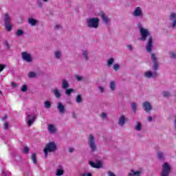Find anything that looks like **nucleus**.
I'll list each match as a JSON object with an SVG mask.
<instances>
[{"label": "nucleus", "instance_id": "nucleus-1", "mask_svg": "<svg viewBox=\"0 0 176 176\" xmlns=\"http://www.w3.org/2000/svg\"><path fill=\"white\" fill-rule=\"evenodd\" d=\"M57 151V145L54 142L47 143L44 148L43 152L45 157H47V154Z\"/></svg>", "mask_w": 176, "mask_h": 176}, {"label": "nucleus", "instance_id": "nucleus-2", "mask_svg": "<svg viewBox=\"0 0 176 176\" xmlns=\"http://www.w3.org/2000/svg\"><path fill=\"white\" fill-rule=\"evenodd\" d=\"M87 25L89 28H98L100 19L98 18H92L87 20Z\"/></svg>", "mask_w": 176, "mask_h": 176}, {"label": "nucleus", "instance_id": "nucleus-3", "mask_svg": "<svg viewBox=\"0 0 176 176\" xmlns=\"http://www.w3.org/2000/svg\"><path fill=\"white\" fill-rule=\"evenodd\" d=\"M140 32L142 36L140 38V41H142L143 42H145V41H146V38L151 36V32H149V30H148V29H144L142 27L140 28Z\"/></svg>", "mask_w": 176, "mask_h": 176}, {"label": "nucleus", "instance_id": "nucleus-4", "mask_svg": "<svg viewBox=\"0 0 176 176\" xmlns=\"http://www.w3.org/2000/svg\"><path fill=\"white\" fill-rule=\"evenodd\" d=\"M170 171H171V167L170 166L168 163L165 162L162 165V170L160 175L161 176H168V175H170Z\"/></svg>", "mask_w": 176, "mask_h": 176}, {"label": "nucleus", "instance_id": "nucleus-5", "mask_svg": "<svg viewBox=\"0 0 176 176\" xmlns=\"http://www.w3.org/2000/svg\"><path fill=\"white\" fill-rule=\"evenodd\" d=\"M89 146L91 148V152L97 151V146L96 145V142L94 141V136L93 135H89Z\"/></svg>", "mask_w": 176, "mask_h": 176}, {"label": "nucleus", "instance_id": "nucleus-6", "mask_svg": "<svg viewBox=\"0 0 176 176\" xmlns=\"http://www.w3.org/2000/svg\"><path fill=\"white\" fill-rule=\"evenodd\" d=\"M22 59L24 60V61H27V63H31L32 61V57L31 56V54H28L27 52H23L21 53Z\"/></svg>", "mask_w": 176, "mask_h": 176}, {"label": "nucleus", "instance_id": "nucleus-7", "mask_svg": "<svg viewBox=\"0 0 176 176\" xmlns=\"http://www.w3.org/2000/svg\"><path fill=\"white\" fill-rule=\"evenodd\" d=\"M153 43V38L152 36H149L147 45L146 46V49L148 53H152V44Z\"/></svg>", "mask_w": 176, "mask_h": 176}, {"label": "nucleus", "instance_id": "nucleus-8", "mask_svg": "<svg viewBox=\"0 0 176 176\" xmlns=\"http://www.w3.org/2000/svg\"><path fill=\"white\" fill-rule=\"evenodd\" d=\"M151 59L153 61L154 71H157V68H159V64L157 63V58H156V55H155V54H151Z\"/></svg>", "mask_w": 176, "mask_h": 176}, {"label": "nucleus", "instance_id": "nucleus-9", "mask_svg": "<svg viewBox=\"0 0 176 176\" xmlns=\"http://www.w3.org/2000/svg\"><path fill=\"white\" fill-rule=\"evenodd\" d=\"M143 108L145 112H150L152 110V106L149 102H144L143 103Z\"/></svg>", "mask_w": 176, "mask_h": 176}, {"label": "nucleus", "instance_id": "nucleus-10", "mask_svg": "<svg viewBox=\"0 0 176 176\" xmlns=\"http://www.w3.org/2000/svg\"><path fill=\"white\" fill-rule=\"evenodd\" d=\"M57 109H58L60 113H65V107L63 105V103H58Z\"/></svg>", "mask_w": 176, "mask_h": 176}, {"label": "nucleus", "instance_id": "nucleus-11", "mask_svg": "<svg viewBox=\"0 0 176 176\" xmlns=\"http://www.w3.org/2000/svg\"><path fill=\"white\" fill-rule=\"evenodd\" d=\"M133 16H135V17H140L141 16H142V11H141V8L140 7H138L134 12H133Z\"/></svg>", "mask_w": 176, "mask_h": 176}, {"label": "nucleus", "instance_id": "nucleus-12", "mask_svg": "<svg viewBox=\"0 0 176 176\" xmlns=\"http://www.w3.org/2000/svg\"><path fill=\"white\" fill-rule=\"evenodd\" d=\"M124 123H126V117L122 115L119 119L118 124H120L121 126H124Z\"/></svg>", "mask_w": 176, "mask_h": 176}, {"label": "nucleus", "instance_id": "nucleus-13", "mask_svg": "<svg viewBox=\"0 0 176 176\" xmlns=\"http://www.w3.org/2000/svg\"><path fill=\"white\" fill-rule=\"evenodd\" d=\"M74 91H75V89H66L65 94H66V96H68V97H70L71 94H72V93H74Z\"/></svg>", "mask_w": 176, "mask_h": 176}, {"label": "nucleus", "instance_id": "nucleus-14", "mask_svg": "<svg viewBox=\"0 0 176 176\" xmlns=\"http://www.w3.org/2000/svg\"><path fill=\"white\" fill-rule=\"evenodd\" d=\"M62 87L63 89H65L69 87V84H68V81L67 80H63Z\"/></svg>", "mask_w": 176, "mask_h": 176}, {"label": "nucleus", "instance_id": "nucleus-15", "mask_svg": "<svg viewBox=\"0 0 176 176\" xmlns=\"http://www.w3.org/2000/svg\"><path fill=\"white\" fill-rule=\"evenodd\" d=\"M10 16H9V14L8 13H6L5 14V24H10Z\"/></svg>", "mask_w": 176, "mask_h": 176}, {"label": "nucleus", "instance_id": "nucleus-16", "mask_svg": "<svg viewBox=\"0 0 176 176\" xmlns=\"http://www.w3.org/2000/svg\"><path fill=\"white\" fill-rule=\"evenodd\" d=\"M54 94L56 98H60V97H61V93H60L57 89H54Z\"/></svg>", "mask_w": 176, "mask_h": 176}, {"label": "nucleus", "instance_id": "nucleus-17", "mask_svg": "<svg viewBox=\"0 0 176 176\" xmlns=\"http://www.w3.org/2000/svg\"><path fill=\"white\" fill-rule=\"evenodd\" d=\"M48 131H50V133H54L56 131V127H54V125L53 124H49Z\"/></svg>", "mask_w": 176, "mask_h": 176}, {"label": "nucleus", "instance_id": "nucleus-18", "mask_svg": "<svg viewBox=\"0 0 176 176\" xmlns=\"http://www.w3.org/2000/svg\"><path fill=\"white\" fill-rule=\"evenodd\" d=\"M5 27H6V30H7L8 32H10V31H12V30H13V26L10 25V23H5Z\"/></svg>", "mask_w": 176, "mask_h": 176}, {"label": "nucleus", "instance_id": "nucleus-19", "mask_svg": "<svg viewBox=\"0 0 176 176\" xmlns=\"http://www.w3.org/2000/svg\"><path fill=\"white\" fill-rule=\"evenodd\" d=\"M101 19H102L103 21H104V23H108V22L109 21V19H108V16H107V15H105V14H101Z\"/></svg>", "mask_w": 176, "mask_h": 176}, {"label": "nucleus", "instance_id": "nucleus-20", "mask_svg": "<svg viewBox=\"0 0 176 176\" xmlns=\"http://www.w3.org/2000/svg\"><path fill=\"white\" fill-rule=\"evenodd\" d=\"M36 119V116L35 114H29L28 115V120H35Z\"/></svg>", "mask_w": 176, "mask_h": 176}, {"label": "nucleus", "instance_id": "nucleus-21", "mask_svg": "<svg viewBox=\"0 0 176 176\" xmlns=\"http://www.w3.org/2000/svg\"><path fill=\"white\" fill-rule=\"evenodd\" d=\"M114 62H115V59H113V58H110L107 60V67H111L113 64Z\"/></svg>", "mask_w": 176, "mask_h": 176}, {"label": "nucleus", "instance_id": "nucleus-22", "mask_svg": "<svg viewBox=\"0 0 176 176\" xmlns=\"http://www.w3.org/2000/svg\"><path fill=\"white\" fill-rule=\"evenodd\" d=\"M131 173H133L129 174V176H133V175L140 176L141 174L140 171L134 172V170H131Z\"/></svg>", "mask_w": 176, "mask_h": 176}, {"label": "nucleus", "instance_id": "nucleus-23", "mask_svg": "<svg viewBox=\"0 0 176 176\" xmlns=\"http://www.w3.org/2000/svg\"><path fill=\"white\" fill-rule=\"evenodd\" d=\"M82 96L78 94L77 95L76 98V102L78 103V104H80V102H82Z\"/></svg>", "mask_w": 176, "mask_h": 176}, {"label": "nucleus", "instance_id": "nucleus-24", "mask_svg": "<svg viewBox=\"0 0 176 176\" xmlns=\"http://www.w3.org/2000/svg\"><path fill=\"white\" fill-rule=\"evenodd\" d=\"M31 159L34 164H36V154L32 153Z\"/></svg>", "mask_w": 176, "mask_h": 176}, {"label": "nucleus", "instance_id": "nucleus-25", "mask_svg": "<svg viewBox=\"0 0 176 176\" xmlns=\"http://www.w3.org/2000/svg\"><path fill=\"white\" fill-rule=\"evenodd\" d=\"M116 87V84H115V81H111L110 82L111 90H113V91L115 90Z\"/></svg>", "mask_w": 176, "mask_h": 176}, {"label": "nucleus", "instance_id": "nucleus-26", "mask_svg": "<svg viewBox=\"0 0 176 176\" xmlns=\"http://www.w3.org/2000/svg\"><path fill=\"white\" fill-rule=\"evenodd\" d=\"M45 108L49 109L52 108V103L50 101L47 100L45 102Z\"/></svg>", "mask_w": 176, "mask_h": 176}, {"label": "nucleus", "instance_id": "nucleus-27", "mask_svg": "<svg viewBox=\"0 0 176 176\" xmlns=\"http://www.w3.org/2000/svg\"><path fill=\"white\" fill-rule=\"evenodd\" d=\"M64 174V170L63 169H58L56 173L57 176H61Z\"/></svg>", "mask_w": 176, "mask_h": 176}, {"label": "nucleus", "instance_id": "nucleus-28", "mask_svg": "<svg viewBox=\"0 0 176 176\" xmlns=\"http://www.w3.org/2000/svg\"><path fill=\"white\" fill-rule=\"evenodd\" d=\"M29 23L31 24V25H35L36 24V20H35L32 18H30Z\"/></svg>", "mask_w": 176, "mask_h": 176}, {"label": "nucleus", "instance_id": "nucleus-29", "mask_svg": "<svg viewBox=\"0 0 176 176\" xmlns=\"http://www.w3.org/2000/svg\"><path fill=\"white\" fill-rule=\"evenodd\" d=\"M29 78H36V73L31 72L28 74Z\"/></svg>", "mask_w": 176, "mask_h": 176}, {"label": "nucleus", "instance_id": "nucleus-30", "mask_svg": "<svg viewBox=\"0 0 176 176\" xmlns=\"http://www.w3.org/2000/svg\"><path fill=\"white\" fill-rule=\"evenodd\" d=\"M16 34L17 36H21L22 35H24V32L21 30H18Z\"/></svg>", "mask_w": 176, "mask_h": 176}, {"label": "nucleus", "instance_id": "nucleus-31", "mask_svg": "<svg viewBox=\"0 0 176 176\" xmlns=\"http://www.w3.org/2000/svg\"><path fill=\"white\" fill-rule=\"evenodd\" d=\"M144 76H146V78H152V72L148 71V72H146L144 74Z\"/></svg>", "mask_w": 176, "mask_h": 176}, {"label": "nucleus", "instance_id": "nucleus-32", "mask_svg": "<svg viewBox=\"0 0 176 176\" xmlns=\"http://www.w3.org/2000/svg\"><path fill=\"white\" fill-rule=\"evenodd\" d=\"M113 69L116 72L119 71V69H120V65H119V64H115L113 65Z\"/></svg>", "mask_w": 176, "mask_h": 176}, {"label": "nucleus", "instance_id": "nucleus-33", "mask_svg": "<svg viewBox=\"0 0 176 176\" xmlns=\"http://www.w3.org/2000/svg\"><path fill=\"white\" fill-rule=\"evenodd\" d=\"M163 96H164V97L168 98V97H170L171 95L170 94V92H168V91H164Z\"/></svg>", "mask_w": 176, "mask_h": 176}, {"label": "nucleus", "instance_id": "nucleus-34", "mask_svg": "<svg viewBox=\"0 0 176 176\" xmlns=\"http://www.w3.org/2000/svg\"><path fill=\"white\" fill-rule=\"evenodd\" d=\"M21 90L23 91V93H25V91L28 90V87L27 86V85H24L23 87L21 89Z\"/></svg>", "mask_w": 176, "mask_h": 176}, {"label": "nucleus", "instance_id": "nucleus-35", "mask_svg": "<svg viewBox=\"0 0 176 176\" xmlns=\"http://www.w3.org/2000/svg\"><path fill=\"white\" fill-rule=\"evenodd\" d=\"M132 109L133 112L137 111V104L135 102L132 103Z\"/></svg>", "mask_w": 176, "mask_h": 176}, {"label": "nucleus", "instance_id": "nucleus-36", "mask_svg": "<svg viewBox=\"0 0 176 176\" xmlns=\"http://www.w3.org/2000/svg\"><path fill=\"white\" fill-rule=\"evenodd\" d=\"M82 54H83L85 60L87 61V60H89V57L87 56V54H88L87 51H83Z\"/></svg>", "mask_w": 176, "mask_h": 176}, {"label": "nucleus", "instance_id": "nucleus-37", "mask_svg": "<svg viewBox=\"0 0 176 176\" xmlns=\"http://www.w3.org/2000/svg\"><path fill=\"white\" fill-rule=\"evenodd\" d=\"M34 122H35V120H28V126H31Z\"/></svg>", "mask_w": 176, "mask_h": 176}, {"label": "nucleus", "instance_id": "nucleus-38", "mask_svg": "<svg viewBox=\"0 0 176 176\" xmlns=\"http://www.w3.org/2000/svg\"><path fill=\"white\" fill-rule=\"evenodd\" d=\"M141 127H142L141 123L138 122L137 126H135V129L138 130V131H140L141 130Z\"/></svg>", "mask_w": 176, "mask_h": 176}, {"label": "nucleus", "instance_id": "nucleus-39", "mask_svg": "<svg viewBox=\"0 0 176 176\" xmlns=\"http://www.w3.org/2000/svg\"><path fill=\"white\" fill-rule=\"evenodd\" d=\"M28 152H30V148H28V147H27V146L24 147L23 153H26V155H27V154H28Z\"/></svg>", "mask_w": 176, "mask_h": 176}, {"label": "nucleus", "instance_id": "nucleus-40", "mask_svg": "<svg viewBox=\"0 0 176 176\" xmlns=\"http://www.w3.org/2000/svg\"><path fill=\"white\" fill-rule=\"evenodd\" d=\"M6 67V65L1 64L0 65V72H2V71H3V69H5Z\"/></svg>", "mask_w": 176, "mask_h": 176}, {"label": "nucleus", "instance_id": "nucleus-41", "mask_svg": "<svg viewBox=\"0 0 176 176\" xmlns=\"http://www.w3.org/2000/svg\"><path fill=\"white\" fill-rule=\"evenodd\" d=\"M95 168H101V163H100V162L96 163Z\"/></svg>", "mask_w": 176, "mask_h": 176}, {"label": "nucleus", "instance_id": "nucleus-42", "mask_svg": "<svg viewBox=\"0 0 176 176\" xmlns=\"http://www.w3.org/2000/svg\"><path fill=\"white\" fill-rule=\"evenodd\" d=\"M170 19L171 20H174V19H176V14H175V13H172V14H170Z\"/></svg>", "mask_w": 176, "mask_h": 176}, {"label": "nucleus", "instance_id": "nucleus-43", "mask_svg": "<svg viewBox=\"0 0 176 176\" xmlns=\"http://www.w3.org/2000/svg\"><path fill=\"white\" fill-rule=\"evenodd\" d=\"M60 52L56 51L55 52V57H56V58H60Z\"/></svg>", "mask_w": 176, "mask_h": 176}, {"label": "nucleus", "instance_id": "nucleus-44", "mask_svg": "<svg viewBox=\"0 0 176 176\" xmlns=\"http://www.w3.org/2000/svg\"><path fill=\"white\" fill-rule=\"evenodd\" d=\"M3 127L5 130H8V129H9V124L8 122H5Z\"/></svg>", "mask_w": 176, "mask_h": 176}, {"label": "nucleus", "instance_id": "nucleus-45", "mask_svg": "<svg viewBox=\"0 0 176 176\" xmlns=\"http://www.w3.org/2000/svg\"><path fill=\"white\" fill-rule=\"evenodd\" d=\"M89 164L90 166H91V167H94V168H96V163H94L93 161H90Z\"/></svg>", "mask_w": 176, "mask_h": 176}, {"label": "nucleus", "instance_id": "nucleus-46", "mask_svg": "<svg viewBox=\"0 0 176 176\" xmlns=\"http://www.w3.org/2000/svg\"><path fill=\"white\" fill-rule=\"evenodd\" d=\"M157 156L160 159H163V153L162 152L158 153Z\"/></svg>", "mask_w": 176, "mask_h": 176}, {"label": "nucleus", "instance_id": "nucleus-47", "mask_svg": "<svg viewBox=\"0 0 176 176\" xmlns=\"http://www.w3.org/2000/svg\"><path fill=\"white\" fill-rule=\"evenodd\" d=\"M151 78H157V72H154L152 74Z\"/></svg>", "mask_w": 176, "mask_h": 176}, {"label": "nucleus", "instance_id": "nucleus-48", "mask_svg": "<svg viewBox=\"0 0 176 176\" xmlns=\"http://www.w3.org/2000/svg\"><path fill=\"white\" fill-rule=\"evenodd\" d=\"M81 176H93V175L91 173H84L81 175Z\"/></svg>", "mask_w": 176, "mask_h": 176}, {"label": "nucleus", "instance_id": "nucleus-49", "mask_svg": "<svg viewBox=\"0 0 176 176\" xmlns=\"http://www.w3.org/2000/svg\"><path fill=\"white\" fill-rule=\"evenodd\" d=\"M11 86L12 87H17L18 85H17V83L12 82H11Z\"/></svg>", "mask_w": 176, "mask_h": 176}, {"label": "nucleus", "instance_id": "nucleus-50", "mask_svg": "<svg viewBox=\"0 0 176 176\" xmlns=\"http://www.w3.org/2000/svg\"><path fill=\"white\" fill-rule=\"evenodd\" d=\"M101 118H102V119H107V113H102Z\"/></svg>", "mask_w": 176, "mask_h": 176}, {"label": "nucleus", "instance_id": "nucleus-51", "mask_svg": "<svg viewBox=\"0 0 176 176\" xmlns=\"http://www.w3.org/2000/svg\"><path fill=\"white\" fill-rule=\"evenodd\" d=\"M108 175H109V176H116V175H115V173H112L111 171H109V172H108Z\"/></svg>", "mask_w": 176, "mask_h": 176}, {"label": "nucleus", "instance_id": "nucleus-52", "mask_svg": "<svg viewBox=\"0 0 176 176\" xmlns=\"http://www.w3.org/2000/svg\"><path fill=\"white\" fill-rule=\"evenodd\" d=\"M6 47H8V50H9L10 49V45H9V43L8 41L5 42Z\"/></svg>", "mask_w": 176, "mask_h": 176}, {"label": "nucleus", "instance_id": "nucleus-53", "mask_svg": "<svg viewBox=\"0 0 176 176\" xmlns=\"http://www.w3.org/2000/svg\"><path fill=\"white\" fill-rule=\"evenodd\" d=\"M6 119H8V116L5 115V116L1 118V120L3 122V121L6 120Z\"/></svg>", "mask_w": 176, "mask_h": 176}, {"label": "nucleus", "instance_id": "nucleus-54", "mask_svg": "<svg viewBox=\"0 0 176 176\" xmlns=\"http://www.w3.org/2000/svg\"><path fill=\"white\" fill-rule=\"evenodd\" d=\"M76 80H78V81L82 80V76H76Z\"/></svg>", "mask_w": 176, "mask_h": 176}, {"label": "nucleus", "instance_id": "nucleus-55", "mask_svg": "<svg viewBox=\"0 0 176 176\" xmlns=\"http://www.w3.org/2000/svg\"><path fill=\"white\" fill-rule=\"evenodd\" d=\"M99 90L101 91V93H103L104 92V87H99Z\"/></svg>", "mask_w": 176, "mask_h": 176}, {"label": "nucleus", "instance_id": "nucleus-56", "mask_svg": "<svg viewBox=\"0 0 176 176\" xmlns=\"http://www.w3.org/2000/svg\"><path fill=\"white\" fill-rule=\"evenodd\" d=\"M173 28L176 27V20L173 21Z\"/></svg>", "mask_w": 176, "mask_h": 176}, {"label": "nucleus", "instance_id": "nucleus-57", "mask_svg": "<svg viewBox=\"0 0 176 176\" xmlns=\"http://www.w3.org/2000/svg\"><path fill=\"white\" fill-rule=\"evenodd\" d=\"M74 148H70L69 149V152L70 153H72V152H74Z\"/></svg>", "mask_w": 176, "mask_h": 176}, {"label": "nucleus", "instance_id": "nucleus-58", "mask_svg": "<svg viewBox=\"0 0 176 176\" xmlns=\"http://www.w3.org/2000/svg\"><path fill=\"white\" fill-rule=\"evenodd\" d=\"M172 57H173V58H176L175 53H174V52L172 53Z\"/></svg>", "mask_w": 176, "mask_h": 176}, {"label": "nucleus", "instance_id": "nucleus-59", "mask_svg": "<svg viewBox=\"0 0 176 176\" xmlns=\"http://www.w3.org/2000/svg\"><path fill=\"white\" fill-rule=\"evenodd\" d=\"M61 28V26H60V25H56V26H55V29L56 30H58V28Z\"/></svg>", "mask_w": 176, "mask_h": 176}, {"label": "nucleus", "instance_id": "nucleus-60", "mask_svg": "<svg viewBox=\"0 0 176 176\" xmlns=\"http://www.w3.org/2000/svg\"><path fill=\"white\" fill-rule=\"evenodd\" d=\"M148 120L149 122H152V120H153L152 117H148Z\"/></svg>", "mask_w": 176, "mask_h": 176}, {"label": "nucleus", "instance_id": "nucleus-61", "mask_svg": "<svg viewBox=\"0 0 176 176\" xmlns=\"http://www.w3.org/2000/svg\"><path fill=\"white\" fill-rule=\"evenodd\" d=\"M128 49H130L131 50L133 49V47L131 45H127Z\"/></svg>", "mask_w": 176, "mask_h": 176}, {"label": "nucleus", "instance_id": "nucleus-62", "mask_svg": "<svg viewBox=\"0 0 176 176\" xmlns=\"http://www.w3.org/2000/svg\"><path fill=\"white\" fill-rule=\"evenodd\" d=\"M38 8H42V3H38Z\"/></svg>", "mask_w": 176, "mask_h": 176}, {"label": "nucleus", "instance_id": "nucleus-63", "mask_svg": "<svg viewBox=\"0 0 176 176\" xmlns=\"http://www.w3.org/2000/svg\"><path fill=\"white\" fill-rule=\"evenodd\" d=\"M175 127L176 128V117H175Z\"/></svg>", "mask_w": 176, "mask_h": 176}, {"label": "nucleus", "instance_id": "nucleus-64", "mask_svg": "<svg viewBox=\"0 0 176 176\" xmlns=\"http://www.w3.org/2000/svg\"><path fill=\"white\" fill-rule=\"evenodd\" d=\"M73 118H76V115L75 114V113H73Z\"/></svg>", "mask_w": 176, "mask_h": 176}]
</instances>
